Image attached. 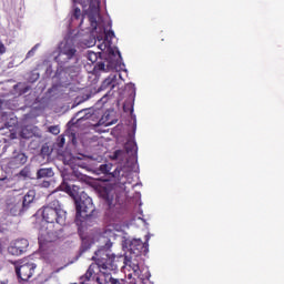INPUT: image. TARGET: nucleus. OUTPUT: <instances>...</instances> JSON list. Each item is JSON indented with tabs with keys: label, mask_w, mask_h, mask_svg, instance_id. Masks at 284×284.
I'll list each match as a JSON object with an SVG mask.
<instances>
[{
	"label": "nucleus",
	"mask_w": 284,
	"mask_h": 284,
	"mask_svg": "<svg viewBox=\"0 0 284 284\" xmlns=\"http://www.w3.org/2000/svg\"><path fill=\"white\" fill-rule=\"evenodd\" d=\"M88 61H90L91 63H97L99 57L97 55V53L94 51H89L88 55H87Z\"/></svg>",
	"instance_id": "nucleus-24"
},
{
	"label": "nucleus",
	"mask_w": 284,
	"mask_h": 284,
	"mask_svg": "<svg viewBox=\"0 0 284 284\" xmlns=\"http://www.w3.org/2000/svg\"><path fill=\"white\" fill-rule=\"evenodd\" d=\"M111 170H112V164H101L97 169V172L98 174H110Z\"/></svg>",
	"instance_id": "nucleus-19"
},
{
	"label": "nucleus",
	"mask_w": 284,
	"mask_h": 284,
	"mask_svg": "<svg viewBox=\"0 0 284 284\" xmlns=\"http://www.w3.org/2000/svg\"><path fill=\"white\" fill-rule=\"evenodd\" d=\"M103 68H105V64H100V70H103Z\"/></svg>",
	"instance_id": "nucleus-35"
},
{
	"label": "nucleus",
	"mask_w": 284,
	"mask_h": 284,
	"mask_svg": "<svg viewBox=\"0 0 284 284\" xmlns=\"http://www.w3.org/2000/svg\"><path fill=\"white\" fill-rule=\"evenodd\" d=\"M95 256L93 261H95L98 265V270H109L113 271L116 270V264H114V255H110L105 252V250L101 248L95 251Z\"/></svg>",
	"instance_id": "nucleus-4"
},
{
	"label": "nucleus",
	"mask_w": 284,
	"mask_h": 284,
	"mask_svg": "<svg viewBox=\"0 0 284 284\" xmlns=\"http://www.w3.org/2000/svg\"><path fill=\"white\" fill-rule=\"evenodd\" d=\"M61 143H62V145H63V143H65V138L61 139Z\"/></svg>",
	"instance_id": "nucleus-37"
},
{
	"label": "nucleus",
	"mask_w": 284,
	"mask_h": 284,
	"mask_svg": "<svg viewBox=\"0 0 284 284\" xmlns=\"http://www.w3.org/2000/svg\"><path fill=\"white\" fill-rule=\"evenodd\" d=\"M75 221H80L83 223L85 219H90L92 214H94V203H92V200L90 196L81 199L80 202H75Z\"/></svg>",
	"instance_id": "nucleus-2"
},
{
	"label": "nucleus",
	"mask_w": 284,
	"mask_h": 284,
	"mask_svg": "<svg viewBox=\"0 0 284 284\" xmlns=\"http://www.w3.org/2000/svg\"><path fill=\"white\" fill-rule=\"evenodd\" d=\"M28 163V156L26 153H13V156L9 161V166L14 169L21 168L22 165H26Z\"/></svg>",
	"instance_id": "nucleus-10"
},
{
	"label": "nucleus",
	"mask_w": 284,
	"mask_h": 284,
	"mask_svg": "<svg viewBox=\"0 0 284 284\" xmlns=\"http://www.w3.org/2000/svg\"><path fill=\"white\" fill-rule=\"evenodd\" d=\"M114 39V31L109 30L105 31L104 30V41H106V43L110 45V43H112V40Z\"/></svg>",
	"instance_id": "nucleus-22"
},
{
	"label": "nucleus",
	"mask_w": 284,
	"mask_h": 284,
	"mask_svg": "<svg viewBox=\"0 0 284 284\" xmlns=\"http://www.w3.org/2000/svg\"><path fill=\"white\" fill-rule=\"evenodd\" d=\"M29 245H30V242H28V240L26 239L16 240L8 247V253L11 254V256H21V254H24V252H28Z\"/></svg>",
	"instance_id": "nucleus-6"
},
{
	"label": "nucleus",
	"mask_w": 284,
	"mask_h": 284,
	"mask_svg": "<svg viewBox=\"0 0 284 284\" xmlns=\"http://www.w3.org/2000/svg\"><path fill=\"white\" fill-rule=\"evenodd\" d=\"M79 190H81L75 184L72 185V187L68 186V191L70 192L71 196H79Z\"/></svg>",
	"instance_id": "nucleus-26"
},
{
	"label": "nucleus",
	"mask_w": 284,
	"mask_h": 284,
	"mask_svg": "<svg viewBox=\"0 0 284 284\" xmlns=\"http://www.w3.org/2000/svg\"><path fill=\"white\" fill-rule=\"evenodd\" d=\"M50 202L40 209V214L45 223L58 225H65L68 220V212L61 207V202L58 199H53L52 195L49 197Z\"/></svg>",
	"instance_id": "nucleus-1"
},
{
	"label": "nucleus",
	"mask_w": 284,
	"mask_h": 284,
	"mask_svg": "<svg viewBox=\"0 0 284 284\" xmlns=\"http://www.w3.org/2000/svg\"><path fill=\"white\" fill-rule=\"evenodd\" d=\"M118 57H119V59H121V52H119V51H118Z\"/></svg>",
	"instance_id": "nucleus-38"
},
{
	"label": "nucleus",
	"mask_w": 284,
	"mask_h": 284,
	"mask_svg": "<svg viewBox=\"0 0 284 284\" xmlns=\"http://www.w3.org/2000/svg\"><path fill=\"white\" fill-rule=\"evenodd\" d=\"M11 121H12L13 125L17 123V120H16V119H12V118H11Z\"/></svg>",
	"instance_id": "nucleus-36"
},
{
	"label": "nucleus",
	"mask_w": 284,
	"mask_h": 284,
	"mask_svg": "<svg viewBox=\"0 0 284 284\" xmlns=\"http://www.w3.org/2000/svg\"><path fill=\"white\" fill-rule=\"evenodd\" d=\"M77 72H79V68H77V67H68V68H65V73L69 77H74V74H77Z\"/></svg>",
	"instance_id": "nucleus-25"
},
{
	"label": "nucleus",
	"mask_w": 284,
	"mask_h": 284,
	"mask_svg": "<svg viewBox=\"0 0 284 284\" xmlns=\"http://www.w3.org/2000/svg\"><path fill=\"white\" fill-rule=\"evenodd\" d=\"M62 54L64 57H67V59H73L74 54H77V49L70 44H65L62 49V51L60 52L59 57H62Z\"/></svg>",
	"instance_id": "nucleus-15"
},
{
	"label": "nucleus",
	"mask_w": 284,
	"mask_h": 284,
	"mask_svg": "<svg viewBox=\"0 0 284 284\" xmlns=\"http://www.w3.org/2000/svg\"><path fill=\"white\" fill-rule=\"evenodd\" d=\"M125 156V151L116 150L112 155H110L111 161H122Z\"/></svg>",
	"instance_id": "nucleus-18"
},
{
	"label": "nucleus",
	"mask_w": 284,
	"mask_h": 284,
	"mask_svg": "<svg viewBox=\"0 0 284 284\" xmlns=\"http://www.w3.org/2000/svg\"><path fill=\"white\" fill-rule=\"evenodd\" d=\"M49 132L51 133V134H59L61 131H60V129H59V126L58 125H51V126H49Z\"/></svg>",
	"instance_id": "nucleus-27"
},
{
	"label": "nucleus",
	"mask_w": 284,
	"mask_h": 284,
	"mask_svg": "<svg viewBox=\"0 0 284 284\" xmlns=\"http://www.w3.org/2000/svg\"><path fill=\"white\" fill-rule=\"evenodd\" d=\"M100 10H101V0H90L89 9L87 12L89 16L91 28H93V30H97L99 26V23L97 22V17H99Z\"/></svg>",
	"instance_id": "nucleus-5"
},
{
	"label": "nucleus",
	"mask_w": 284,
	"mask_h": 284,
	"mask_svg": "<svg viewBox=\"0 0 284 284\" xmlns=\"http://www.w3.org/2000/svg\"><path fill=\"white\" fill-rule=\"evenodd\" d=\"M37 264L28 260H22L16 263V274L20 281H30L34 276Z\"/></svg>",
	"instance_id": "nucleus-3"
},
{
	"label": "nucleus",
	"mask_w": 284,
	"mask_h": 284,
	"mask_svg": "<svg viewBox=\"0 0 284 284\" xmlns=\"http://www.w3.org/2000/svg\"><path fill=\"white\" fill-rule=\"evenodd\" d=\"M129 267L132 270L134 276H141V266H139V262L136 261H130Z\"/></svg>",
	"instance_id": "nucleus-17"
},
{
	"label": "nucleus",
	"mask_w": 284,
	"mask_h": 284,
	"mask_svg": "<svg viewBox=\"0 0 284 284\" xmlns=\"http://www.w3.org/2000/svg\"><path fill=\"white\" fill-rule=\"evenodd\" d=\"M124 150L126 152V154H130L132 152H136V143L129 141L124 144Z\"/></svg>",
	"instance_id": "nucleus-20"
},
{
	"label": "nucleus",
	"mask_w": 284,
	"mask_h": 284,
	"mask_svg": "<svg viewBox=\"0 0 284 284\" xmlns=\"http://www.w3.org/2000/svg\"><path fill=\"white\" fill-rule=\"evenodd\" d=\"M0 284H6V282H1V281H0Z\"/></svg>",
	"instance_id": "nucleus-40"
},
{
	"label": "nucleus",
	"mask_w": 284,
	"mask_h": 284,
	"mask_svg": "<svg viewBox=\"0 0 284 284\" xmlns=\"http://www.w3.org/2000/svg\"><path fill=\"white\" fill-rule=\"evenodd\" d=\"M99 195L108 203L109 207H112V205H114V199H116V189H114L112 184L100 186Z\"/></svg>",
	"instance_id": "nucleus-7"
},
{
	"label": "nucleus",
	"mask_w": 284,
	"mask_h": 284,
	"mask_svg": "<svg viewBox=\"0 0 284 284\" xmlns=\"http://www.w3.org/2000/svg\"><path fill=\"white\" fill-rule=\"evenodd\" d=\"M105 283L106 284H125V281L114 278V277H112V275H106Z\"/></svg>",
	"instance_id": "nucleus-21"
},
{
	"label": "nucleus",
	"mask_w": 284,
	"mask_h": 284,
	"mask_svg": "<svg viewBox=\"0 0 284 284\" xmlns=\"http://www.w3.org/2000/svg\"><path fill=\"white\" fill-rule=\"evenodd\" d=\"M73 19H75V21H79V19L83 20V13H81V9L79 7H75L73 9V14H72Z\"/></svg>",
	"instance_id": "nucleus-23"
},
{
	"label": "nucleus",
	"mask_w": 284,
	"mask_h": 284,
	"mask_svg": "<svg viewBox=\"0 0 284 284\" xmlns=\"http://www.w3.org/2000/svg\"><path fill=\"white\" fill-rule=\"evenodd\" d=\"M119 83L116 82V74H110L101 84L100 90H114Z\"/></svg>",
	"instance_id": "nucleus-12"
},
{
	"label": "nucleus",
	"mask_w": 284,
	"mask_h": 284,
	"mask_svg": "<svg viewBox=\"0 0 284 284\" xmlns=\"http://www.w3.org/2000/svg\"><path fill=\"white\" fill-rule=\"evenodd\" d=\"M8 183H10L8 178L0 179V187H8Z\"/></svg>",
	"instance_id": "nucleus-28"
},
{
	"label": "nucleus",
	"mask_w": 284,
	"mask_h": 284,
	"mask_svg": "<svg viewBox=\"0 0 284 284\" xmlns=\"http://www.w3.org/2000/svg\"><path fill=\"white\" fill-rule=\"evenodd\" d=\"M100 268L99 265L97 263H92L89 268L87 270L85 274H83L82 276H80L79 278V283L80 284H85L90 281H97V283H101V278L99 276H97V274H99Z\"/></svg>",
	"instance_id": "nucleus-9"
},
{
	"label": "nucleus",
	"mask_w": 284,
	"mask_h": 284,
	"mask_svg": "<svg viewBox=\"0 0 284 284\" xmlns=\"http://www.w3.org/2000/svg\"><path fill=\"white\" fill-rule=\"evenodd\" d=\"M47 234H53V232L51 231V232H47Z\"/></svg>",
	"instance_id": "nucleus-39"
},
{
	"label": "nucleus",
	"mask_w": 284,
	"mask_h": 284,
	"mask_svg": "<svg viewBox=\"0 0 284 284\" xmlns=\"http://www.w3.org/2000/svg\"><path fill=\"white\" fill-rule=\"evenodd\" d=\"M131 284H136V282H132Z\"/></svg>",
	"instance_id": "nucleus-42"
},
{
	"label": "nucleus",
	"mask_w": 284,
	"mask_h": 284,
	"mask_svg": "<svg viewBox=\"0 0 284 284\" xmlns=\"http://www.w3.org/2000/svg\"><path fill=\"white\" fill-rule=\"evenodd\" d=\"M36 196L37 192H34V190H29L27 194L22 197V200H19L22 205L21 207L28 212V210H30V205L34 203Z\"/></svg>",
	"instance_id": "nucleus-11"
},
{
	"label": "nucleus",
	"mask_w": 284,
	"mask_h": 284,
	"mask_svg": "<svg viewBox=\"0 0 284 284\" xmlns=\"http://www.w3.org/2000/svg\"><path fill=\"white\" fill-rule=\"evenodd\" d=\"M33 52H34V48H33L31 51L28 52V55H29V57L32 55Z\"/></svg>",
	"instance_id": "nucleus-34"
},
{
	"label": "nucleus",
	"mask_w": 284,
	"mask_h": 284,
	"mask_svg": "<svg viewBox=\"0 0 284 284\" xmlns=\"http://www.w3.org/2000/svg\"><path fill=\"white\" fill-rule=\"evenodd\" d=\"M150 241V236L146 235V241L143 243L141 239H134L131 241L129 247L130 251L135 254L136 256H140V254H148L150 244L148 243Z\"/></svg>",
	"instance_id": "nucleus-8"
},
{
	"label": "nucleus",
	"mask_w": 284,
	"mask_h": 284,
	"mask_svg": "<svg viewBox=\"0 0 284 284\" xmlns=\"http://www.w3.org/2000/svg\"><path fill=\"white\" fill-rule=\"evenodd\" d=\"M6 44H3V42H0V54H6Z\"/></svg>",
	"instance_id": "nucleus-30"
},
{
	"label": "nucleus",
	"mask_w": 284,
	"mask_h": 284,
	"mask_svg": "<svg viewBox=\"0 0 284 284\" xmlns=\"http://www.w3.org/2000/svg\"><path fill=\"white\" fill-rule=\"evenodd\" d=\"M73 3H80V6H82V8H88V3H90V1H88V0H73Z\"/></svg>",
	"instance_id": "nucleus-29"
},
{
	"label": "nucleus",
	"mask_w": 284,
	"mask_h": 284,
	"mask_svg": "<svg viewBox=\"0 0 284 284\" xmlns=\"http://www.w3.org/2000/svg\"><path fill=\"white\" fill-rule=\"evenodd\" d=\"M54 171L52 168L39 169L37 172V179H52Z\"/></svg>",
	"instance_id": "nucleus-16"
},
{
	"label": "nucleus",
	"mask_w": 284,
	"mask_h": 284,
	"mask_svg": "<svg viewBox=\"0 0 284 284\" xmlns=\"http://www.w3.org/2000/svg\"><path fill=\"white\" fill-rule=\"evenodd\" d=\"M104 99H105V97H104V98H102V99H101V101H103Z\"/></svg>",
	"instance_id": "nucleus-41"
},
{
	"label": "nucleus",
	"mask_w": 284,
	"mask_h": 284,
	"mask_svg": "<svg viewBox=\"0 0 284 284\" xmlns=\"http://www.w3.org/2000/svg\"><path fill=\"white\" fill-rule=\"evenodd\" d=\"M3 247H4L3 240H0V252H3Z\"/></svg>",
	"instance_id": "nucleus-32"
},
{
	"label": "nucleus",
	"mask_w": 284,
	"mask_h": 284,
	"mask_svg": "<svg viewBox=\"0 0 284 284\" xmlns=\"http://www.w3.org/2000/svg\"><path fill=\"white\" fill-rule=\"evenodd\" d=\"M26 132H27V130L23 129L22 132H21L22 139H30V136L26 135Z\"/></svg>",
	"instance_id": "nucleus-31"
},
{
	"label": "nucleus",
	"mask_w": 284,
	"mask_h": 284,
	"mask_svg": "<svg viewBox=\"0 0 284 284\" xmlns=\"http://www.w3.org/2000/svg\"><path fill=\"white\" fill-rule=\"evenodd\" d=\"M119 65V61L111 64V68H116Z\"/></svg>",
	"instance_id": "nucleus-33"
},
{
	"label": "nucleus",
	"mask_w": 284,
	"mask_h": 284,
	"mask_svg": "<svg viewBox=\"0 0 284 284\" xmlns=\"http://www.w3.org/2000/svg\"><path fill=\"white\" fill-rule=\"evenodd\" d=\"M22 205L20 201L13 202L9 204V212L11 216H21L23 212H27L26 209H22Z\"/></svg>",
	"instance_id": "nucleus-13"
},
{
	"label": "nucleus",
	"mask_w": 284,
	"mask_h": 284,
	"mask_svg": "<svg viewBox=\"0 0 284 284\" xmlns=\"http://www.w3.org/2000/svg\"><path fill=\"white\" fill-rule=\"evenodd\" d=\"M130 173H128L123 169H115L114 172H113V176H115L118 179L119 185H125L128 183V175Z\"/></svg>",
	"instance_id": "nucleus-14"
}]
</instances>
